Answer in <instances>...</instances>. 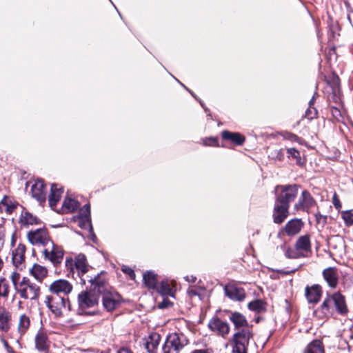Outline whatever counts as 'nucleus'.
<instances>
[{
  "mask_svg": "<svg viewBox=\"0 0 353 353\" xmlns=\"http://www.w3.org/2000/svg\"><path fill=\"white\" fill-rule=\"evenodd\" d=\"M87 282L90 283V290L82 292L78 296L79 305L82 310L97 305L101 293L105 290V282L99 275L90 277Z\"/></svg>",
  "mask_w": 353,
  "mask_h": 353,
  "instance_id": "1",
  "label": "nucleus"
},
{
  "mask_svg": "<svg viewBox=\"0 0 353 353\" xmlns=\"http://www.w3.org/2000/svg\"><path fill=\"white\" fill-rule=\"evenodd\" d=\"M65 265L66 269L70 272H74L77 271L78 276L81 278V281L83 284H85L91 276H85V274L88 272L91 266L89 265L87 258L84 254L79 253L77 254L74 258L66 257L65 261Z\"/></svg>",
  "mask_w": 353,
  "mask_h": 353,
  "instance_id": "2",
  "label": "nucleus"
},
{
  "mask_svg": "<svg viewBox=\"0 0 353 353\" xmlns=\"http://www.w3.org/2000/svg\"><path fill=\"white\" fill-rule=\"evenodd\" d=\"M253 337L252 328L241 329L235 332L231 339L234 353H248V347Z\"/></svg>",
  "mask_w": 353,
  "mask_h": 353,
  "instance_id": "3",
  "label": "nucleus"
},
{
  "mask_svg": "<svg viewBox=\"0 0 353 353\" xmlns=\"http://www.w3.org/2000/svg\"><path fill=\"white\" fill-rule=\"evenodd\" d=\"M16 292L21 299L37 300L41 293L40 287L28 277H23L20 284L16 285Z\"/></svg>",
  "mask_w": 353,
  "mask_h": 353,
  "instance_id": "4",
  "label": "nucleus"
},
{
  "mask_svg": "<svg viewBox=\"0 0 353 353\" xmlns=\"http://www.w3.org/2000/svg\"><path fill=\"white\" fill-rule=\"evenodd\" d=\"M334 305L339 314L346 315L348 312L345 296L340 292H334L327 295L321 304V308L324 313L329 312L330 308Z\"/></svg>",
  "mask_w": 353,
  "mask_h": 353,
  "instance_id": "5",
  "label": "nucleus"
},
{
  "mask_svg": "<svg viewBox=\"0 0 353 353\" xmlns=\"http://www.w3.org/2000/svg\"><path fill=\"white\" fill-rule=\"evenodd\" d=\"M187 344L184 335L172 333L167 336L162 349L164 353H179Z\"/></svg>",
  "mask_w": 353,
  "mask_h": 353,
  "instance_id": "6",
  "label": "nucleus"
},
{
  "mask_svg": "<svg viewBox=\"0 0 353 353\" xmlns=\"http://www.w3.org/2000/svg\"><path fill=\"white\" fill-rule=\"evenodd\" d=\"M45 303L56 316H60L66 306L69 305V300L63 296L51 294L46 297Z\"/></svg>",
  "mask_w": 353,
  "mask_h": 353,
  "instance_id": "7",
  "label": "nucleus"
},
{
  "mask_svg": "<svg viewBox=\"0 0 353 353\" xmlns=\"http://www.w3.org/2000/svg\"><path fill=\"white\" fill-rule=\"evenodd\" d=\"M277 194L276 201L290 205L298 194L299 186L294 185H278L276 188Z\"/></svg>",
  "mask_w": 353,
  "mask_h": 353,
  "instance_id": "8",
  "label": "nucleus"
},
{
  "mask_svg": "<svg viewBox=\"0 0 353 353\" xmlns=\"http://www.w3.org/2000/svg\"><path fill=\"white\" fill-rule=\"evenodd\" d=\"M45 259L50 261L54 266L61 263L63 259V250L56 245L53 241L47 245L42 251Z\"/></svg>",
  "mask_w": 353,
  "mask_h": 353,
  "instance_id": "9",
  "label": "nucleus"
},
{
  "mask_svg": "<svg viewBox=\"0 0 353 353\" xmlns=\"http://www.w3.org/2000/svg\"><path fill=\"white\" fill-rule=\"evenodd\" d=\"M29 242L34 245L46 247L52 241L50 239L46 228H39L29 231L27 234Z\"/></svg>",
  "mask_w": 353,
  "mask_h": 353,
  "instance_id": "10",
  "label": "nucleus"
},
{
  "mask_svg": "<svg viewBox=\"0 0 353 353\" xmlns=\"http://www.w3.org/2000/svg\"><path fill=\"white\" fill-rule=\"evenodd\" d=\"M101 296H102L103 305L108 312L115 310L121 303V298L120 295L117 292H110L105 283L104 292H101Z\"/></svg>",
  "mask_w": 353,
  "mask_h": 353,
  "instance_id": "11",
  "label": "nucleus"
},
{
  "mask_svg": "<svg viewBox=\"0 0 353 353\" xmlns=\"http://www.w3.org/2000/svg\"><path fill=\"white\" fill-rule=\"evenodd\" d=\"M72 285L65 279H58L53 281L48 288L52 294H57L65 297L72 291Z\"/></svg>",
  "mask_w": 353,
  "mask_h": 353,
  "instance_id": "12",
  "label": "nucleus"
},
{
  "mask_svg": "<svg viewBox=\"0 0 353 353\" xmlns=\"http://www.w3.org/2000/svg\"><path fill=\"white\" fill-rule=\"evenodd\" d=\"M26 246L19 243L12 251V262L16 270H23L26 267Z\"/></svg>",
  "mask_w": 353,
  "mask_h": 353,
  "instance_id": "13",
  "label": "nucleus"
},
{
  "mask_svg": "<svg viewBox=\"0 0 353 353\" xmlns=\"http://www.w3.org/2000/svg\"><path fill=\"white\" fill-rule=\"evenodd\" d=\"M208 327L210 330L223 338H225L230 331L229 323L219 318L212 319L208 323Z\"/></svg>",
  "mask_w": 353,
  "mask_h": 353,
  "instance_id": "14",
  "label": "nucleus"
},
{
  "mask_svg": "<svg viewBox=\"0 0 353 353\" xmlns=\"http://www.w3.org/2000/svg\"><path fill=\"white\" fill-rule=\"evenodd\" d=\"M31 194L40 204L46 202V190L43 181L41 179L36 180L31 186Z\"/></svg>",
  "mask_w": 353,
  "mask_h": 353,
  "instance_id": "15",
  "label": "nucleus"
},
{
  "mask_svg": "<svg viewBox=\"0 0 353 353\" xmlns=\"http://www.w3.org/2000/svg\"><path fill=\"white\" fill-rule=\"evenodd\" d=\"M315 203L316 202L311 194L307 190H304L302 192L294 208L296 210L308 211Z\"/></svg>",
  "mask_w": 353,
  "mask_h": 353,
  "instance_id": "16",
  "label": "nucleus"
},
{
  "mask_svg": "<svg viewBox=\"0 0 353 353\" xmlns=\"http://www.w3.org/2000/svg\"><path fill=\"white\" fill-rule=\"evenodd\" d=\"M289 205L281 203L277 201H275L273 218L276 223H281L288 217L289 212Z\"/></svg>",
  "mask_w": 353,
  "mask_h": 353,
  "instance_id": "17",
  "label": "nucleus"
},
{
  "mask_svg": "<svg viewBox=\"0 0 353 353\" xmlns=\"http://www.w3.org/2000/svg\"><path fill=\"white\" fill-rule=\"evenodd\" d=\"M229 319L233 323L235 330L252 328L245 316L239 312H230Z\"/></svg>",
  "mask_w": 353,
  "mask_h": 353,
  "instance_id": "18",
  "label": "nucleus"
},
{
  "mask_svg": "<svg viewBox=\"0 0 353 353\" xmlns=\"http://www.w3.org/2000/svg\"><path fill=\"white\" fill-rule=\"evenodd\" d=\"M225 292L227 296L234 301H242L245 298L244 289L234 285H226Z\"/></svg>",
  "mask_w": 353,
  "mask_h": 353,
  "instance_id": "19",
  "label": "nucleus"
},
{
  "mask_svg": "<svg viewBox=\"0 0 353 353\" xmlns=\"http://www.w3.org/2000/svg\"><path fill=\"white\" fill-rule=\"evenodd\" d=\"M28 272L29 274L40 283L43 281L48 274L47 268L39 263H34Z\"/></svg>",
  "mask_w": 353,
  "mask_h": 353,
  "instance_id": "20",
  "label": "nucleus"
},
{
  "mask_svg": "<svg viewBox=\"0 0 353 353\" xmlns=\"http://www.w3.org/2000/svg\"><path fill=\"white\" fill-rule=\"evenodd\" d=\"M322 274L329 287L331 288H336L339 281V274L335 268L330 267L325 269Z\"/></svg>",
  "mask_w": 353,
  "mask_h": 353,
  "instance_id": "21",
  "label": "nucleus"
},
{
  "mask_svg": "<svg viewBox=\"0 0 353 353\" xmlns=\"http://www.w3.org/2000/svg\"><path fill=\"white\" fill-rule=\"evenodd\" d=\"M63 189L57 184H52L51 186V192L48 196L50 207L54 210L57 203L59 201L63 194Z\"/></svg>",
  "mask_w": 353,
  "mask_h": 353,
  "instance_id": "22",
  "label": "nucleus"
},
{
  "mask_svg": "<svg viewBox=\"0 0 353 353\" xmlns=\"http://www.w3.org/2000/svg\"><path fill=\"white\" fill-rule=\"evenodd\" d=\"M296 250L299 252V253H303L304 256H307V254L311 250V245L308 236H302L299 238L296 244H295Z\"/></svg>",
  "mask_w": 353,
  "mask_h": 353,
  "instance_id": "23",
  "label": "nucleus"
},
{
  "mask_svg": "<svg viewBox=\"0 0 353 353\" xmlns=\"http://www.w3.org/2000/svg\"><path fill=\"white\" fill-rule=\"evenodd\" d=\"M305 296L310 303H317L321 296V288L318 285L305 288Z\"/></svg>",
  "mask_w": 353,
  "mask_h": 353,
  "instance_id": "24",
  "label": "nucleus"
},
{
  "mask_svg": "<svg viewBox=\"0 0 353 353\" xmlns=\"http://www.w3.org/2000/svg\"><path fill=\"white\" fill-rule=\"evenodd\" d=\"M303 226L301 219H294L289 221L285 226V232L288 236L297 234Z\"/></svg>",
  "mask_w": 353,
  "mask_h": 353,
  "instance_id": "25",
  "label": "nucleus"
},
{
  "mask_svg": "<svg viewBox=\"0 0 353 353\" xmlns=\"http://www.w3.org/2000/svg\"><path fill=\"white\" fill-rule=\"evenodd\" d=\"M161 336L158 333H152L148 337L145 343V348L149 353H157L159 345Z\"/></svg>",
  "mask_w": 353,
  "mask_h": 353,
  "instance_id": "26",
  "label": "nucleus"
},
{
  "mask_svg": "<svg viewBox=\"0 0 353 353\" xmlns=\"http://www.w3.org/2000/svg\"><path fill=\"white\" fill-rule=\"evenodd\" d=\"M35 347L40 352H47L49 342L46 334L39 332L35 336Z\"/></svg>",
  "mask_w": 353,
  "mask_h": 353,
  "instance_id": "27",
  "label": "nucleus"
},
{
  "mask_svg": "<svg viewBox=\"0 0 353 353\" xmlns=\"http://www.w3.org/2000/svg\"><path fill=\"white\" fill-rule=\"evenodd\" d=\"M155 291L162 296H174L173 288L168 281H162L159 284H158Z\"/></svg>",
  "mask_w": 353,
  "mask_h": 353,
  "instance_id": "28",
  "label": "nucleus"
},
{
  "mask_svg": "<svg viewBox=\"0 0 353 353\" xmlns=\"http://www.w3.org/2000/svg\"><path fill=\"white\" fill-rule=\"evenodd\" d=\"M222 137L224 139L230 140L236 145H241L245 141V137L238 132H230L229 131H223Z\"/></svg>",
  "mask_w": 353,
  "mask_h": 353,
  "instance_id": "29",
  "label": "nucleus"
},
{
  "mask_svg": "<svg viewBox=\"0 0 353 353\" xmlns=\"http://www.w3.org/2000/svg\"><path fill=\"white\" fill-rule=\"evenodd\" d=\"M79 207V204L77 201L67 197L63 201L61 210L63 213H70L74 212Z\"/></svg>",
  "mask_w": 353,
  "mask_h": 353,
  "instance_id": "30",
  "label": "nucleus"
},
{
  "mask_svg": "<svg viewBox=\"0 0 353 353\" xmlns=\"http://www.w3.org/2000/svg\"><path fill=\"white\" fill-rule=\"evenodd\" d=\"M143 277L145 285L148 288L155 290L158 285L157 274L152 272H147L144 273Z\"/></svg>",
  "mask_w": 353,
  "mask_h": 353,
  "instance_id": "31",
  "label": "nucleus"
},
{
  "mask_svg": "<svg viewBox=\"0 0 353 353\" xmlns=\"http://www.w3.org/2000/svg\"><path fill=\"white\" fill-rule=\"evenodd\" d=\"M11 315L9 312L3 310L0 311V330L7 332L10 327Z\"/></svg>",
  "mask_w": 353,
  "mask_h": 353,
  "instance_id": "32",
  "label": "nucleus"
},
{
  "mask_svg": "<svg viewBox=\"0 0 353 353\" xmlns=\"http://www.w3.org/2000/svg\"><path fill=\"white\" fill-rule=\"evenodd\" d=\"M30 325V318L26 314H21L19 317L17 330L20 336L23 335L28 330Z\"/></svg>",
  "mask_w": 353,
  "mask_h": 353,
  "instance_id": "33",
  "label": "nucleus"
},
{
  "mask_svg": "<svg viewBox=\"0 0 353 353\" xmlns=\"http://www.w3.org/2000/svg\"><path fill=\"white\" fill-rule=\"evenodd\" d=\"M305 353H324L322 342L318 340L311 342L305 350Z\"/></svg>",
  "mask_w": 353,
  "mask_h": 353,
  "instance_id": "34",
  "label": "nucleus"
},
{
  "mask_svg": "<svg viewBox=\"0 0 353 353\" xmlns=\"http://www.w3.org/2000/svg\"><path fill=\"white\" fill-rule=\"evenodd\" d=\"M20 221L23 225L37 224L39 221L38 218L28 211H23L21 214Z\"/></svg>",
  "mask_w": 353,
  "mask_h": 353,
  "instance_id": "35",
  "label": "nucleus"
},
{
  "mask_svg": "<svg viewBox=\"0 0 353 353\" xmlns=\"http://www.w3.org/2000/svg\"><path fill=\"white\" fill-rule=\"evenodd\" d=\"M288 157L296 161V164L302 165L304 164V160L301 159L299 152L294 148L287 149Z\"/></svg>",
  "mask_w": 353,
  "mask_h": 353,
  "instance_id": "36",
  "label": "nucleus"
},
{
  "mask_svg": "<svg viewBox=\"0 0 353 353\" xmlns=\"http://www.w3.org/2000/svg\"><path fill=\"white\" fill-rule=\"evenodd\" d=\"M248 307L250 310L258 313L265 310V303L261 300H255L249 303Z\"/></svg>",
  "mask_w": 353,
  "mask_h": 353,
  "instance_id": "37",
  "label": "nucleus"
},
{
  "mask_svg": "<svg viewBox=\"0 0 353 353\" xmlns=\"http://www.w3.org/2000/svg\"><path fill=\"white\" fill-rule=\"evenodd\" d=\"M9 284L5 278H0V296L7 297L9 294Z\"/></svg>",
  "mask_w": 353,
  "mask_h": 353,
  "instance_id": "38",
  "label": "nucleus"
},
{
  "mask_svg": "<svg viewBox=\"0 0 353 353\" xmlns=\"http://www.w3.org/2000/svg\"><path fill=\"white\" fill-rule=\"evenodd\" d=\"M342 218L345 223L351 225L353 224V210L345 211L342 212Z\"/></svg>",
  "mask_w": 353,
  "mask_h": 353,
  "instance_id": "39",
  "label": "nucleus"
},
{
  "mask_svg": "<svg viewBox=\"0 0 353 353\" xmlns=\"http://www.w3.org/2000/svg\"><path fill=\"white\" fill-rule=\"evenodd\" d=\"M18 270L12 271L10 279L13 284L14 290L16 289V285H18L20 284V274L18 272Z\"/></svg>",
  "mask_w": 353,
  "mask_h": 353,
  "instance_id": "40",
  "label": "nucleus"
},
{
  "mask_svg": "<svg viewBox=\"0 0 353 353\" xmlns=\"http://www.w3.org/2000/svg\"><path fill=\"white\" fill-rule=\"evenodd\" d=\"M8 232V228L6 226H3L0 225V250L3 246L6 234Z\"/></svg>",
  "mask_w": 353,
  "mask_h": 353,
  "instance_id": "41",
  "label": "nucleus"
},
{
  "mask_svg": "<svg viewBox=\"0 0 353 353\" xmlns=\"http://www.w3.org/2000/svg\"><path fill=\"white\" fill-rule=\"evenodd\" d=\"M285 255L288 258L296 259V258H299L301 256H303L304 254L303 253L300 254L299 252H298L296 250V251H294L292 250L289 249L287 250Z\"/></svg>",
  "mask_w": 353,
  "mask_h": 353,
  "instance_id": "42",
  "label": "nucleus"
},
{
  "mask_svg": "<svg viewBox=\"0 0 353 353\" xmlns=\"http://www.w3.org/2000/svg\"><path fill=\"white\" fill-rule=\"evenodd\" d=\"M203 145L209 146H217V140L215 138L210 137L203 140Z\"/></svg>",
  "mask_w": 353,
  "mask_h": 353,
  "instance_id": "43",
  "label": "nucleus"
},
{
  "mask_svg": "<svg viewBox=\"0 0 353 353\" xmlns=\"http://www.w3.org/2000/svg\"><path fill=\"white\" fill-rule=\"evenodd\" d=\"M316 113L317 111L315 108L310 107L305 112V117L310 119H312L316 116Z\"/></svg>",
  "mask_w": 353,
  "mask_h": 353,
  "instance_id": "44",
  "label": "nucleus"
},
{
  "mask_svg": "<svg viewBox=\"0 0 353 353\" xmlns=\"http://www.w3.org/2000/svg\"><path fill=\"white\" fill-rule=\"evenodd\" d=\"M283 136L284 139H288L291 141H299V137L296 134H292L290 132H285V133H283Z\"/></svg>",
  "mask_w": 353,
  "mask_h": 353,
  "instance_id": "45",
  "label": "nucleus"
},
{
  "mask_svg": "<svg viewBox=\"0 0 353 353\" xmlns=\"http://www.w3.org/2000/svg\"><path fill=\"white\" fill-rule=\"evenodd\" d=\"M122 271L126 274H128L131 279H134V277H135V274L134 272V270L129 268V267H127V266H123L122 268Z\"/></svg>",
  "mask_w": 353,
  "mask_h": 353,
  "instance_id": "46",
  "label": "nucleus"
},
{
  "mask_svg": "<svg viewBox=\"0 0 353 353\" xmlns=\"http://www.w3.org/2000/svg\"><path fill=\"white\" fill-rule=\"evenodd\" d=\"M332 203L336 209H339L341 207V202L336 193H334L333 195Z\"/></svg>",
  "mask_w": 353,
  "mask_h": 353,
  "instance_id": "47",
  "label": "nucleus"
},
{
  "mask_svg": "<svg viewBox=\"0 0 353 353\" xmlns=\"http://www.w3.org/2000/svg\"><path fill=\"white\" fill-rule=\"evenodd\" d=\"M1 341L8 353H14L12 348L8 345V342L3 338H1Z\"/></svg>",
  "mask_w": 353,
  "mask_h": 353,
  "instance_id": "48",
  "label": "nucleus"
},
{
  "mask_svg": "<svg viewBox=\"0 0 353 353\" xmlns=\"http://www.w3.org/2000/svg\"><path fill=\"white\" fill-rule=\"evenodd\" d=\"M170 305V302L167 299H164L161 303H159V307L160 308H165L168 307Z\"/></svg>",
  "mask_w": 353,
  "mask_h": 353,
  "instance_id": "49",
  "label": "nucleus"
},
{
  "mask_svg": "<svg viewBox=\"0 0 353 353\" xmlns=\"http://www.w3.org/2000/svg\"><path fill=\"white\" fill-rule=\"evenodd\" d=\"M185 281H187L188 282H190V283H194L196 280V277L193 276V275H191V276H185Z\"/></svg>",
  "mask_w": 353,
  "mask_h": 353,
  "instance_id": "50",
  "label": "nucleus"
},
{
  "mask_svg": "<svg viewBox=\"0 0 353 353\" xmlns=\"http://www.w3.org/2000/svg\"><path fill=\"white\" fill-rule=\"evenodd\" d=\"M191 353H212L211 351L207 349H197L193 350Z\"/></svg>",
  "mask_w": 353,
  "mask_h": 353,
  "instance_id": "51",
  "label": "nucleus"
},
{
  "mask_svg": "<svg viewBox=\"0 0 353 353\" xmlns=\"http://www.w3.org/2000/svg\"><path fill=\"white\" fill-rule=\"evenodd\" d=\"M16 241V231L12 230L11 232V245L14 246Z\"/></svg>",
  "mask_w": 353,
  "mask_h": 353,
  "instance_id": "52",
  "label": "nucleus"
},
{
  "mask_svg": "<svg viewBox=\"0 0 353 353\" xmlns=\"http://www.w3.org/2000/svg\"><path fill=\"white\" fill-rule=\"evenodd\" d=\"M347 18L352 26L353 27V9L350 10Z\"/></svg>",
  "mask_w": 353,
  "mask_h": 353,
  "instance_id": "53",
  "label": "nucleus"
},
{
  "mask_svg": "<svg viewBox=\"0 0 353 353\" xmlns=\"http://www.w3.org/2000/svg\"><path fill=\"white\" fill-rule=\"evenodd\" d=\"M117 353H133L130 349L127 347H122L117 351Z\"/></svg>",
  "mask_w": 353,
  "mask_h": 353,
  "instance_id": "54",
  "label": "nucleus"
},
{
  "mask_svg": "<svg viewBox=\"0 0 353 353\" xmlns=\"http://www.w3.org/2000/svg\"><path fill=\"white\" fill-rule=\"evenodd\" d=\"M83 208H85V211L88 212V214L85 215V219L86 220H88L89 214H90V206L88 205H84Z\"/></svg>",
  "mask_w": 353,
  "mask_h": 353,
  "instance_id": "55",
  "label": "nucleus"
},
{
  "mask_svg": "<svg viewBox=\"0 0 353 353\" xmlns=\"http://www.w3.org/2000/svg\"><path fill=\"white\" fill-rule=\"evenodd\" d=\"M314 97H312V99L310 100L309 104H310V107L311 108L312 105L314 104Z\"/></svg>",
  "mask_w": 353,
  "mask_h": 353,
  "instance_id": "56",
  "label": "nucleus"
},
{
  "mask_svg": "<svg viewBox=\"0 0 353 353\" xmlns=\"http://www.w3.org/2000/svg\"><path fill=\"white\" fill-rule=\"evenodd\" d=\"M279 159L281 160L282 159V157H279Z\"/></svg>",
  "mask_w": 353,
  "mask_h": 353,
  "instance_id": "57",
  "label": "nucleus"
}]
</instances>
